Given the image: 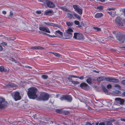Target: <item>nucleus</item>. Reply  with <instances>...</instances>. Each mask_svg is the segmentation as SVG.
Instances as JSON below:
<instances>
[{
	"mask_svg": "<svg viewBox=\"0 0 125 125\" xmlns=\"http://www.w3.org/2000/svg\"><path fill=\"white\" fill-rule=\"evenodd\" d=\"M37 89L35 87H31L28 90L27 94L29 98L31 99H34L38 97L36 93Z\"/></svg>",
	"mask_w": 125,
	"mask_h": 125,
	"instance_id": "f257e3e1",
	"label": "nucleus"
},
{
	"mask_svg": "<svg viewBox=\"0 0 125 125\" xmlns=\"http://www.w3.org/2000/svg\"><path fill=\"white\" fill-rule=\"evenodd\" d=\"M115 22V24L118 26H122L125 25V19H122L119 16L116 18Z\"/></svg>",
	"mask_w": 125,
	"mask_h": 125,
	"instance_id": "f03ea898",
	"label": "nucleus"
},
{
	"mask_svg": "<svg viewBox=\"0 0 125 125\" xmlns=\"http://www.w3.org/2000/svg\"><path fill=\"white\" fill-rule=\"evenodd\" d=\"M49 97V95L46 93H42L38 97V99L40 100L46 101L48 100Z\"/></svg>",
	"mask_w": 125,
	"mask_h": 125,
	"instance_id": "7ed1b4c3",
	"label": "nucleus"
},
{
	"mask_svg": "<svg viewBox=\"0 0 125 125\" xmlns=\"http://www.w3.org/2000/svg\"><path fill=\"white\" fill-rule=\"evenodd\" d=\"M125 35L121 32H119L117 33L116 38L117 40L122 43L124 42V38Z\"/></svg>",
	"mask_w": 125,
	"mask_h": 125,
	"instance_id": "20e7f679",
	"label": "nucleus"
},
{
	"mask_svg": "<svg viewBox=\"0 0 125 125\" xmlns=\"http://www.w3.org/2000/svg\"><path fill=\"white\" fill-rule=\"evenodd\" d=\"M73 30L71 28L68 29L65 31V32L64 33V36L65 37H69V38L72 37L73 36Z\"/></svg>",
	"mask_w": 125,
	"mask_h": 125,
	"instance_id": "39448f33",
	"label": "nucleus"
},
{
	"mask_svg": "<svg viewBox=\"0 0 125 125\" xmlns=\"http://www.w3.org/2000/svg\"><path fill=\"white\" fill-rule=\"evenodd\" d=\"M73 37L76 39L83 40L84 39V36L82 34L80 33H74Z\"/></svg>",
	"mask_w": 125,
	"mask_h": 125,
	"instance_id": "423d86ee",
	"label": "nucleus"
},
{
	"mask_svg": "<svg viewBox=\"0 0 125 125\" xmlns=\"http://www.w3.org/2000/svg\"><path fill=\"white\" fill-rule=\"evenodd\" d=\"M7 103L4 99L2 98H0V108L5 107L7 105Z\"/></svg>",
	"mask_w": 125,
	"mask_h": 125,
	"instance_id": "0eeeda50",
	"label": "nucleus"
},
{
	"mask_svg": "<svg viewBox=\"0 0 125 125\" xmlns=\"http://www.w3.org/2000/svg\"><path fill=\"white\" fill-rule=\"evenodd\" d=\"M20 93L18 92H16L13 93V98L16 101L20 100L21 99V97L20 95Z\"/></svg>",
	"mask_w": 125,
	"mask_h": 125,
	"instance_id": "6e6552de",
	"label": "nucleus"
},
{
	"mask_svg": "<svg viewBox=\"0 0 125 125\" xmlns=\"http://www.w3.org/2000/svg\"><path fill=\"white\" fill-rule=\"evenodd\" d=\"M45 4H47V6L50 8H54L55 6L54 3L49 0H47Z\"/></svg>",
	"mask_w": 125,
	"mask_h": 125,
	"instance_id": "1a4fd4ad",
	"label": "nucleus"
},
{
	"mask_svg": "<svg viewBox=\"0 0 125 125\" xmlns=\"http://www.w3.org/2000/svg\"><path fill=\"white\" fill-rule=\"evenodd\" d=\"M115 100L117 103L121 105L123 104L124 102V100L123 99L119 98H116Z\"/></svg>",
	"mask_w": 125,
	"mask_h": 125,
	"instance_id": "9d476101",
	"label": "nucleus"
},
{
	"mask_svg": "<svg viewBox=\"0 0 125 125\" xmlns=\"http://www.w3.org/2000/svg\"><path fill=\"white\" fill-rule=\"evenodd\" d=\"M39 29L40 30L44 31L46 32L50 33V31L49 29L47 27H45L44 26L40 27Z\"/></svg>",
	"mask_w": 125,
	"mask_h": 125,
	"instance_id": "9b49d317",
	"label": "nucleus"
},
{
	"mask_svg": "<svg viewBox=\"0 0 125 125\" xmlns=\"http://www.w3.org/2000/svg\"><path fill=\"white\" fill-rule=\"evenodd\" d=\"M81 88L84 90H86L88 89L89 87L88 85L85 83H81L80 85Z\"/></svg>",
	"mask_w": 125,
	"mask_h": 125,
	"instance_id": "f8f14e48",
	"label": "nucleus"
},
{
	"mask_svg": "<svg viewBox=\"0 0 125 125\" xmlns=\"http://www.w3.org/2000/svg\"><path fill=\"white\" fill-rule=\"evenodd\" d=\"M65 120L64 123L66 125H73V122L69 119H66Z\"/></svg>",
	"mask_w": 125,
	"mask_h": 125,
	"instance_id": "ddd939ff",
	"label": "nucleus"
},
{
	"mask_svg": "<svg viewBox=\"0 0 125 125\" xmlns=\"http://www.w3.org/2000/svg\"><path fill=\"white\" fill-rule=\"evenodd\" d=\"M44 23L47 25H49L50 26H55L56 27H59V25L57 24H55L53 23H50V22H44Z\"/></svg>",
	"mask_w": 125,
	"mask_h": 125,
	"instance_id": "4468645a",
	"label": "nucleus"
},
{
	"mask_svg": "<svg viewBox=\"0 0 125 125\" xmlns=\"http://www.w3.org/2000/svg\"><path fill=\"white\" fill-rule=\"evenodd\" d=\"M29 49H32V50H34V49H40V50H42L44 49V48L43 47H41L40 46H33L30 47L29 48Z\"/></svg>",
	"mask_w": 125,
	"mask_h": 125,
	"instance_id": "2eb2a0df",
	"label": "nucleus"
},
{
	"mask_svg": "<svg viewBox=\"0 0 125 125\" xmlns=\"http://www.w3.org/2000/svg\"><path fill=\"white\" fill-rule=\"evenodd\" d=\"M72 97L69 95H66L65 100H67L69 102H71L72 100Z\"/></svg>",
	"mask_w": 125,
	"mask_h": 125,
	"instance_id": "dca6fc26",
	"label": "nucleus"
},
{
	"mask_svg": "<svg viewBox=\"0 0 125 125\" xmlns=\"http://www.w3.org/2000/svg\"><path fill=\"white\" fill-rule=\"evenodd\" d=\"M53 12L51 10H46L44 12V14L46 15H50Z\"/></svg>",
	"mask_w": 125,
	"mask_h": 125,
	"instance_id": "f3484780",
	"label": "nucleus"
},
{
	"mask_svg": "<svg viewBox=\"0 0 125 125\" xmlns=\"http://www.w3.org/2000/svg\"><path fill=\"white\" fill-rule=\"evenodd\" d=\"M105 80V77L104 76H100L98 77L97 80L98 81H101Z\"/></svg>",
	"mask_w": 125,
	"mask_h": 125,
	"instance_id": "a211bd4d",
	"label": "nucleus"
},
{
	"mask_svg": "<svg viewBox=\"0 0 125 125\" xmlns=\"http://www.w3.org/2000/svg\"><path fill=\"white\" fill-rule=\"evenodd\" d=\"M103 15V14L101 13H97L95 16V17L96 18H99L101 17Z\"/></svg>",
	"mask_w": 125,
	"mask_h": 125,
	"instance_id": "6ab92c4d",
	"label": "nucleus"
},
{
	"mask_svg": "<svg viewBox=\"0 0 125 125\" xmlns=\"http://www.w3.org/2000/svg\"><path fill=\"white\" fill-rule=\"evenodd\" d=\"M7 86L10 87H12L16 86V85L13 83H9L7 85Z\"/></svg>",
	"mask_w": 125,
	"mask_h": 125,
	"instance_id": "aec40b11",
	"label": "nucleus"
},
{
	"mask_svg": "<svg viewBox=\"0 0 125 125\" xmlns=\"http://www.w3.org/2000/svg\"><path fill=\"white\" fill-rule=\"evenodd\" d=\"M56 33L59 34L60 35V36L58 37L61 38H63L62 37H63V33L61 31H60L59 30L56 31Z\"/></svg>",
	"mask_w": 125,
	"mask_h": 125,
	"instance_id": "412c9836",
	"label": "nucleus"
},
{
	"mask_svg": "<svg viewBox=\"0 0 125 125\" xmlns=\"http://www.w3.org/2000/svg\"><path fill=\"white\" fill-rule=\"evenodd\" d=\"M119 81L118 79L113 78H111V82L114 83H118Z\"/></svg>",
	"mask_w": 125,
	"mask_h": 125,
	"instance_id": "4be33fe9",
	"label": "nucleus"
},
{
	"mask_svg": "<svg viewBox=\"0 0 125 125\" xmlns=\"http://www.w3.org/2000/svg\"><path fill=\"white\" fill-rule=\"evenodd\" d=\"M92 79L90 77H89L86 80L87 82L89 84H92Z\"/></svg>",
	"mask_w": 125,
	"mask_h": 125,
	"instance_id": "5701e85b",
	"label": "nucleus"
},
{
	"mask_svg": "<svg viewBox=\"0 0 125 125\" xmlns=\"http://www.w3.org/2000/svg\"><path fill=\"white\" fill-rule=\"evenodd\" d=\"M79 5H73V8L75 9V10L76 11L79 8Z\"/></svg>",
	"mask_w": 125,
	"mask_h": 125,
	"instance_id": "b1692460",
	"label": "nucleus"
},
{
	"mask_svg": "<svg viewBox=\"0 0 125 125\" xmlns=\"http://www.w3.org/2000/svg\"><path fill=\"white\" fill-rule=\"evenodd\" d=\"M76 11L79 14L82 15V13L83 9H81L79 8Z\"/></svg>",
	"mask_w": 125,
	"mask_h": 125,
	"instance_id": "393cba45",
	"label": "nucleus"
},
{
	"mask_svg": "<svg viewBox=\"0 0 125 125\" xmlns=\"http://www.w3.org/2000/svg\"><path fill=\"white\" fill-rule=\"evenodd\" d=\"M73 23L72 22H70V21L67 22H66V24L68 26H72Z\"/></svg>",
	"mask_w": 125,
	"mask_h": 125,
	"instance_id": "a878e982",
	"label": "nucleus"
},
{
	"mask_svg": "<svg viewBox=\"0 0 125 125\" xmlns=\"http://www.w3.org/2000/svg\"><path fill=\"white\" fill-rule=\"evenodd\" d=\"M56 112L59 114H62L63 113V110L60 109H56L55 110Z\"/></svg>",
	"mask_w": 125,
	"mask_h": 125,
	"instance_id": "bb28decb",
	"label": "nucleus"
},
{
	"mask_svg": "<svg viewBox=\"0 0 125 125\" xmlns=\"http://www.w3.org/2000/svg\"><path fill=\"white\" fill-rule=\"evenodd\" d=\"M102 89L103 91L105 93H108V91L105 88L104 86H103L102 87Z\"/></svg>",
	"mask_w": 125,
	"mask_h": 125,
	"instance_id": "cd10ccee",
	"label": "nucleus"
},
{
	"mask_svg": "<svg viewBox=\"0 0 125 125\" xmlns=\"http://www.w3.org/2000/svg\"><path fill=\"white\" fill-rule=\"evenodd\" d=\"M7 40H9L10 41H14L15 39H16V38L14 37H7Z\"/></svg>",
	"mask_w": 125,
	"mask_h": 125,
	"instance_id": "c85d7f7f",
	"label": "nucleus"
},
{
	"mask_svg": "<svg viewBox=\"0 0 125 125\" xmlns=\"http://www.w3.org/2000/svg\"><path fill=\"white\" fill-rule=\"evenodd\" d=\"M93 28L96 30V31H101V29L100 28L98 27H94Z\"/></svg>",
	"mask_w": 125,
	"mask_h": 125,
	"instance_id": "c756f323",
	"label": "nucleus"
},
{
	"mask_svg": "<svg viewBox=\"0 0 125 125\" xmlns=\"http://www.w3.org/2000/svg\"><path fill=\"white\" fill-rule=\"evenodd\" d=\"M74 15L76 18H77L79 21L81 20V18L78 14H74Z\"/></svg>",
	"mask_w": 125,
	"mask_h": 125,
	"instance_id": "7c9ffc66",
	"label": "nucleus"
},
{
	"mask_svg": "<svg viewBox=\"0 0 125 125\" xmlns=\"http://www.w3.org/2000/svg\"><path fill=\"white\" fill-rule=\"evenodd\" d=\"M67 15L68 17L70 19H71L73 17V16L72 15V14H71L69 13H68L67 14Z\"/></svg>",
	"mask_w": 125,
	"mask_h": 125,
	"instance_id": "2f4dec72",
	"label": "nucleus"
},
{
	"mask_svg": "<svg viewBox=\"0 0 125 125\" xmlns=\"http://www.w3.org/2000/svg\"><path fill=\"white\" fill-rule=\"evenodd\" d=\"M66 97V95H63L61 97L60 99L61 100H65Z\"/></svg>",
	"mask_w": 125,
	"mask_h": 125,
	"instance_id": "473e14b6",
	"label": "nucleus"
},
{
	"mask_svg": "<svg viewBox=\"0 0 125 125\" xmlns=\"http://www.w3.org/2000/svg\"><path fill=\"white\" fill-rule=\"evenodd\" d=\"M111 78L106 77L105 78V80L106 81L110 82H111Z\"/></svg>",
	"mask_w": 125,
	"mask_h": 125,
	"instance_id": "72a5a7b5",
	"label": "nucleus"
},
{
	"mask_svg": "<svg viewBox=\"0 0 125 125\" xmlns=\"http://www.w3.org/2000/svg\"><path fill=\"white\" fill-rule=\"evenodd\" d=\"M42 77L43 79H46L48 78V76L47 75H42Z\"/></svg>",
	"mask_w": 125,
	"mask_h": 125,
	"instance_id": "f704fd0d",
	"label": "nucleus"
},
{
	"mask_svg": "<svg viewBox=\"0 0 125 125\" xmlns=\"http://www.w3.org/2000/svg\"><path fill=\"white\" fill-rule=\"evenodd\" d=\"M72 83L74 84L75 85L79 83V82L77 81H72Z\"/></svg>",
	"mask_w": 125,
	"mask_h": 125,
	"instance_id": "c9c22d12",
	"label": "nucleus"
},
{
	"mask_svg": "<svg viewBox=\"0 0 125 125\" xmlns=\"http://www.w3.org/2000/svg\"><path fill=\"white\" fill-rule=\"evenodd\" d=\"M4 68L3 66H1L0 67V71L2 72L4 71Z\"/></svg>",
	"mask_w": 125,
	"mask_h": 125,
	"instance_id": "e433bc0d",
	"label": "nucleus"
},
{
	"mask_svg": "<svg viewBox=\"0 0 125 125\" xmlns=\"http://www.w3.org/2000/svg\"><path fill=\"white\" fill-rule=\"evenodd\" d=\"M61 9H62L63 10L66 11H68L69 12H71L69 10H68L67 9H66V8H65L63 7H62L61 8Z\"/></svg>",
	"mask_w": 125,
	"mask_h": 125,
	"instance_id": "4c0bfd02",
	"label": "nucleus"
},
{
	"mask_svg": "<svg viewBox=\"0 0 125 125\" xmlns=\"http://www.w3.org/2000/svg\"><path fill=\"white\" fill-rule=\"evenodd\" d=\"M47 0H38V1L41 2L43 3L44 5H45Z\"/></svg>",
	"mask_w": 125,
	"mask_h": 125,
	"instance_id": "58836bf2",
	"label": "nucleus"
},
{
	"mask_svg": "<svg viewBox=\"0 0 125 125\" xmlns=\"http://www.w3.org/2000/svg\"><path fill=\"white\" fill-rule=\"evenodd\" d=\"M53 53L56 57H59L60 56V55L58 53L55 52H52Z\"/></svg>",
	"mask_w": 125,
	"mask_h": 125,
	"instance_id": "ea45409f",
	"label": "nucleus"
},
{
	"mask_svg": "<svg viewBox=\"0 0 125 125\" xmlns=\"http://www.w3.org/2000/svg\"><path fill=\"white\" fill-rule=\"evenodd\" d=\"M112 86L111 84H109L107 85V87L108 89H111L112 88Z\"/></svg>",
	"mask_w": 125,
	"mask_h": 125,
	"instance_id": "a19ab883",
	"label": "nucleus"
},
{
	"mask_svg": "<svg viewBox=\"0 0 125 125\" xmlns=\"http://www.w3.org/2000/svg\"><path fill=\"white\" fill-rule=\"evenodd\" d=\"M74 23L75 24L78 25L79 24L80 22L78 21H74Z\"/></svg>",
	"mask_w": 125,
	"mask_h": 125,
	"instance_id": "79ce46f5",
	"label": "nucleus"
},
{
	"mask_svg": "<svg viewBox=\"0 0 125 125\" xmlns=\"http://www.w3.org/2000/svg\"><path fill=\"white\" fill-rule=\"evenodd\" d=\"M78 27L79 28H81L83 26H84V24L83 23H81V25H80L79 24V25H78Z\"/></svg>",
	"mask_w": 125,
	"mask_h": 125,
	"instance_id": "37998d69",
	"label": "nucleus"
},
{
	"mask_svg": "<svg viewBox=\"0 0 125 125\" xmlns=\"http://www.w3.org/2000/svg\"><path fill=\"white\" fill-rule=\"evenodd\" d=\"M63 113H64L66 115H68L69 114V112L68 111H63Z\"/></svg>",
	"mask_w": 125,
	"mask_h": 125,
	"instance_id": "c03bdc74",
	"label": "nucleus"
},
{
	"mask_svg": "<svg viewBox=\"0 0 125 125\" xmlns=\"http://www.w3.org/2000/svg\"><path fill=\"white\" fill-rule=\"evenodd\" d=\"M114 87H115L118 88H121L120 86L118 84H115V85Z\"/></svg>",
	"mask_w": 125,
	"mask_h": 125,
	"instance_id": "a18cd8bd",
	"label": "nucleus"
},
{
	"mask_svg": "<svg viewBox=\"0 0 125 125\" xmlns=\"http://www.w3.org/2000/svg\"><path fill=\"white\" fill-rule=\"evenodd\" d=\"M55 122L54 120H53L52 121H49L48 123L51 124H52L53 123V122Z\"/></svg>",
	"mask_w": 125,
	"mask_h": 125,
	"instance_id": "49530a36",
	"label": "nucleus"
},
{
	"mask_svg": "<svg viewBox=\"0 0 125 125\" xmlns=\"http://www.w3.org/2000/svg\"><path fill=\"white\" fill-rule=\"evenodd\" d=\"M120 91L117 90H115L114 91V93L115 94H119L120 93Z\"/></svg>",
	"mask_w": 125,
	"mask_h": 125,
	"instance_id": "de8ad7c7",
	"label": "nucleus"
},
{
	"mask_svg": "<svg viewBox=\"0 0 125 125\" xmlns=\"http://www.w3.org/2000/svg\"><path fill=\"white\" fill-rule=\"evenodd\" d=\"M68 79L69 80L70 82H72V81H73L72 80V78L70 76H69V77H68Z\"/></svg>",
	"mask_w": 125,
	"mask_h": 125,
	"instance_id": "09e8293b",
	"label": "nucleus"
},
{
	"mask_svg": "<svg viewBox=\"0 0 125 125\" xmlns=\"http://www.w3.org/2000/svg\"><path fill=\"white\" fill-rule=\"evenodd\" d=\"M106 125H112V124L109 121H107Z\"/></svg>",
	"mask_w": 125,
	"mask_h": 125,
	"instance_id": "8fccbe9b",
	"label": "nucleus"
},
{
	"mask_svg": "<svg viewBox=\"0 0 125 125\" xmlns=\"http://www.w3.org/2000/svg\"><path fill=\"white\" fill-rule=\"evenodd\" d=\"M1 44H2L3 46H4V45H6L7 44L6 42H3L1 43Z\"/></svg>",
	"mask_w": 125,
	"mask_h": 125,
	"instance_id": "3c124183",
	"label": "nucleus"
},
{
	"mask_svg": "<svg viewBox=\"0 0 125 125\" xmlns=\"http://www.w3.org/2000/svg\"><path fill=\"white\" fill-rule=\"evenodd\" d=\"M78 77H77V78H79V79L81 80H83L84 79L83 76H82L81 77H80L78 76Z\"/></svg>",
	"mask_w": 125,
	"mask_h": 125,
	"instance_id": "603ef678",
	"label": "nucleus"
},
{
	"mask_svg": "<svg viewBox=\"0 0 125 125\" xmlns=\"http://www.w3.org/2000/svg\"><path fill=\"white\" fill-rule=\"evenodd\" d=\"M48 36H49V37H56V36H55L54 35H51L49 34H48Z\"/></svg>",
	"mask_w": 125,
	"mask_h": 125,
	"instance_id": "864d4df0",
	"label": "nucleus"
},
{
	"mask_svg": "<svg viewBox=\"0 0 125 125\" xmlns=\"http://www.w3.org/2000/svg\"><path fill=\"white\" fill-rule=\"evenodd\" d=\"M36 13L39 14H40L41 13V11L40 10H37L36 11Z\"/></svg>",
	"mask_w": 125,
	"mask_h": 125,
	"instance_id": "5fc2aeb1",
	"label": "nucleus"
},
{
	"mask_svg": "<svg viewBox=\"0 0 125 125\" xmlns=\"http://www.w3.org/2000/svg\"><path fill=\"white\" fill-rule=\"evenodd\" d=\"M121 83L122 84L124 85H125V80L122 81H121Z\"/></svg>",
	"mask_w": 125,
	"mask_h": 125,
	"instance_id": "6e6d98bb",
	"label": "nucleus"
},
{
	"mask_svg": "<svg viewBox=\"0 0 125 125\" xmlns=\"http://www.w3.org/2000/svg\"><path fill=\"white\" fill-rule=\"evenodd\" d=\"M97 9L100 10H102L103 9V7L102 6H99L97 7Z\"/></svg>",
	"mask_w": 125,
	"mask_h": 125,
	"instance_id": "4d7b16f0",
	"label": "nucleus"
},
{
	"mask_svg": "<svg viewBox=\"0 0 125 125\" xmlns=\"http://www.w3.org/2000/svg\"><path fill=\"white\" fill-rule=\"evenodd\" d=\"M85 125H92V124L90 123V122H87Z\"/></svg>",
	"mask_w": 125,
	"mask_h": 125,
	"instance_id": "13d9d810",
	"label": "nucleus"
},
{
	"mask_svg": "<svg viewBox=\"0 0 125 125\" xmlns=\"http://www.w3.org/2000/svg\"><path fill=\"white\" fill-rule=\"evenodd\" d=\"M99 125H105V124L104 122H101L99 123Z\"/></svg>",
	"mask_w": 125,
	"mask_h": 125,
	"instance_id": "bf43d9fd",
	"label": "nucleus"
},
{
	"mask_svg": "<svg viewBox=\"0 0 125 125\" xmlns=\"http://www.w3.org/2000/svg\"><path fill=\"white\" fill-rule=\"evenodd\" d=\"M70 76L71 77H74V78H77V77H78V76H75L74 75H70Z\"/></svg>",
	"mask_w": 125,
	"mask_h": 125,
	"instance_id": "052dcab7",
	"label": "nucleus"
},
{
	"mask_svg": "<svg viewBox=\"0 0 125 125\" xmlns=\"http://www.w3.org/2000/svg\"><path fill=\"white\" fill-rule=\"evenodd\" d=\"M97 1H99L102 2H105V0H96Z\"/></svg>",
	"mask_w": 125,
	"mask_h": 125,
	"instance_id": "680f3d73",
	"label": "nucleus"
},
{
	"mask_svg": "<svg viewBox=\"0 0 125 125\" xmlns=\"http://www.w3.org/2000/svg\"><path fill=\"white\" fill-rule=\"evenodd\" d=\"M10 60L13 62H14L15 61V59L13 58H11Z\"/></svg>",
	"mask_w": 125,
	"mask_h": 125,
	"instance_id": "e2e57ef3",
	"label": "nucleus"
},
{
	"mask_svg": "<svg viewBox=\"0 0 125 125\" xmlns=\"http://www.w3.org/2000/svg\"><path fill=\"white\" fill-rule=\"evenodd\" d=\"M115 119H112L110 121H109L111 123L112 122H115Z\"/></svg>",
	"mask_w": 125,
	"mask_h": 125,
	"instance_id": "0e129e2a",
	"label": "nucleus"
},
{
	"mask_svg": "<svg viewBox=\"0 0 125 125\" xmlns=\"http://www.w3.org/2000/svg\"><path fill=\"white\" fill-rule=\"evenodd\" d=\"M13 15V14L11 11L10 12V14L9 16L11 17Z\"/></svg>",
	"mask_w": 125,
	"mask_h": 125,
	"instance_id": "69168bd1",
	"label": "nucleus"
},
{
	"mask_svg": "<svg viewBox=\"0 0 125 125\" xmlns=\"http://www.w3.org/2000/svg\"><path fill=\"white\" fill-rule=\"evenodd\" d=\"M108 13L110 15H111V16L112 17H114V16H113V15H112V13L111 12H108Z\"/></svg>",
	"mask_w": 125,
	"mask_h": 125,
	"instance_id": "338daca9",
	"label": "nucleus"
},
{
	"mask_svg": "<svg viewBox=\"0 0 125 125\" xmlns=\"http://www.w3.org/2000/svg\"><path fill=\"white\" fill-rule=\"evenodd\" d=\"M3 49L1 45H0V51H2Z\"/></svg>",
	"mask_w": 125,
	"mask_h": 125,
	"instance_id": "774afa93",
	"label": "nucleus"
}]
</instances>
